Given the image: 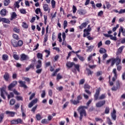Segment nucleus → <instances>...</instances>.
<instances>
[{
	"label": "nucleus",
	"mask_w": 125,
	"mask_h": 125,
	"mask_svg": "<svg viewBox=\"0 0 125 125\" xmlns=\"http://www.w3.org/2000/svg\"><path fill=\"white\" fill-rule=\"evenodd\" d=\"M36 103H38V99H35L33 100H32L30 103L29 104H28V107L29 108H32V106H34L35 104Z\"/></svg>",
	"instance_id": "0eeeda50"
},
{
	"label": "nucleus",
	"mask_w": 125,
	"mask_h": 125,
	"mask_svg": "<svg viewBox=\"0 0 125 125\" xmlns=\"http://www.w3.org/2000/svg\"><path fill=\"white\" fill-rule=\"evenodd\" d=\"M87 25H88V22L87 21V22H83L79 26V29H80V30H82L83 28H86Z\"/></svg>",
	"instance_id": "6e6552de"
},
{
	"label": "nucleus",
	"mask_w": 125,
	"mask_h": 125,
	"mask_svg": "<svg viewBox=\"0 0 125 125\" xmlns=\"http://www.w3.org/2000/svg\"><path fill=\"white\" fill-rule=\"evenodd\" d=\"M67 25H68V22L67 21H64L63 22V29H66Z\"/></svg>",
	"instance_id": "09e8293b"
},
{
	"label": "nucleus",
	"mask_w": 125,
	"mask_h": 125,
	"mask_svg": "<svg viewBox=\"0 0 125 125\" xmlns=\"http://www.w3.org/2000/svg\"><path fill=\"white\" fill-rule=\"evenodd\" d=\"M15 102H16L15 100L12 99L10 101V105H14V104H15Z\"/></svg>",
	"instance_id": "8fccbe9b"
},
{
	"label": "nucleus",
	"mask_w": 125,
	"mask_h": 125,
	"mask_svg": "<svg viewBox=\"0 0 125 125\" xmlns=\"http://www.w3.org/2000/svg\"><path fill=\"white\" fill-rule=\"evenodd\" d=\"M91 31V27H90V25H88L87 29H84L83 32H90Z\"/></svg>",
	"instance_id": "473e14b6"
},
{
	"label": "nucleus",
	"mask_w": 125,
	"mask_h": 125,
	"mask_svg": "<svg viewBox=\"0 0 125 125\" xmlns=\"http://www.w3.org/2000/svg\"><path fill=\"white\" fill-rule=\"evenodd\" d=\"M99 52L101 54L106 53V49H105L103 48H101L100 50H99Z\"/></svg>",
	"instance_id": "b1692460"
},
{
	"label": "nucleus",
	"mask_w": 125,
	"mask_h": 125,
	"mask_svg": "<svg viewBox=\"0 0 125 125\" xmlns=\"http://www.w3.org/2000/svg\"><path fill=\"white\" fill-rule=\"evenodd\" d=\"M84 88L85 89H89V88H90V86L87 84H85L84 85Z\"/></svg>",
	"instance_id": "5fc2aeb1"
},
{
	"label": "nucleus",
	"mask_w": 125,
	"mask_h": 125,
	"mask_svg": "<svg viewBox=\"0 0 125 125\" xmlns=\"http://www.w3.org/2000/svg\"><path fill=\"white\" fill-rule=\"evenodd\" d=\"M77 12V7H75V5L73 6V13H76Z\"/></svg>",
	"instance_id": "774afa93"
},
{
	"label": "nucleus",
	"mask_w": 125,
	"mask_h": 125,
	"mask_svg": "<svg viewBox=\"0 0 125 125\" xmlns=\"http://www.w3.org/2000/svg\"><path fill=\"white\" fill-rule=\"evenodd\" d=\"M112 72L114 75V77H118V73H117V69L116 68H114Z\"/></svg>",
	"instance_id": "c9c22d12"
},
{
	"label": "nucleus",
	"mask_w": 125,
	"mask_h": 125,
	"mask_svg": "<svg viewBox=\"0 0 125 125\" xmlns=\"http://www.w3.org/2000/svg\"><path fill=\"white\" fill-rule=\"evenodd\" d=\"M43 7L44 11H47V10H50L48 7V5L47 4H44L43 5Z\"/></svg>",
	"instance_id": "a211bd4d"
},
{
	"label": "nucleus",
	"mask_w": 125,
	"mask_h": 125,
	"mask_svg": "<svg viewBox=\"0 0 125 125\" xmlns=\"http://www.w3.org/2000/svg\"><path fill=\"white\" fill-rule=\"evenodd\" d=\"M120 30L123 34V35L124 36V37H125V29L124 30V28H123L122 26H121Z\"/></svg>",
	"instance_id": "ea45409f"
},
{
	"label": "nucleus",
	"mask_w": 125,
	"mask_h": 125,
	"mask_svg": "<svg viewBox=\"0 0 125 125\" xmlns=\"http://www.w3.org/2000/svg\"><path fill=\"white\" fill-rule=\"evenodd\" d=\"M36 119L37 121H41V115L40 114H38L36 115Z\"/></svg>",
	"instance_id": "0e129e2a"
},
{
	"label": "nucleus",
	"mask_w": 125,
	"mask_h": 125,
	"mask_svg": "<svg viewBox=\"0 0 125 125\" xmlns=\"http://www.w3.org/2000/svg\"><path fill=\"white\" fill-rule=\"evenodd\" d=\"M17 100L18 101H23V97H22L21 96H17L16 97Z\"/></svg>",
	"instance_id": "2f4dec72"
},
{
	"label": "nucleus",
	"mask_w": 125,
	"mask_h": 125,
	"mask_svg": "<svg viewBox=\"0 0 125 125\" xmlns=\"http://www.w3.org/2000/svg\"><path fill=\"white\" fill-rule=\"evenodd\" d=\"M101 90V88L99 87V88L97 89L96 91V93L94 95V99L95 101L99 100V94H100V91Z\"/></svg>",
	"instance_id": "7ed1b4c3"
},
{
	"label": "nucleus",
	"mask_w": 125,
	"mask_h": 125,
	"mask_svg": "<svg viewBox=\"0 0 125 125\" xmlns=\"http://www.w3.org/2000/svg\"><path fill=\"white\" fill-rule=\"evenodd\" d=\"M17 121V125H18L19 124H23V120L20 118L16 120Z\"/></svg>",
	"instance_id": "cd10ccee"
},
{
	"label": "nucleus",
	"mask_w": 125,
	"mask_h": 125,
	"mask_svg": "<svg viewBox=\"0 0 125 125\" xmlns=\"http://www.w3.org/2000/svg\"><path fill=\"white\" fill-rule=\"evenodd\" d=\"M63 77L60 75V73L58 74L57 76V80H61Z\"/></svg>",
	"instance_id": "680f3d73"
},
{
	"label": "nucleus",
	"mask_w": 125,
	"mask_h": 125,
	"mask_svg": "<svg viewBox=\"0 0 125 125\" xmlns=\"http://www.w3.org/2000/svg\"><path fill=\"white\" fill-rule=\"evenodd\" d=\"M20 84H21V87H24V88H27L28 87L27 85L26 84L25 82H23L22 81H20L19 82Z\"/></svg>",
	"instance_id": "1a4fd4ad"
},
{
	"label": "nucleus",
	"mask_w": 125,
	"mask_h": 125,
	"mask_svg": "<svg viewBox=\"0 0 125 125\" xmlns=\"http://www.w3.org/2000/svg\"><path fill=\"white\" fill-rule=\"evenodd\" d=\"M42 68H40V69H38L36 71V73L37 74H41V73H42Z\"/></svg>",
	"instance_id": "4d7b16f0"
},
{
	"label": "nucleus",
	"mask_w": 125,
	"mask_h": 125,
	"mask_svg": "<svg viewBox=\"0 0 125 125\" xmlns=\"http://www.w3.org/2000/svg\"><path fill=\"white\" fill-rule=\"evenodd\" d=\"M107 121L108 125H113V123H112V121H111V119H110V118H107Z\"/></svg>",
	"instance_id": "de8ad7c7"
},
{
	"label": "nucleus",
	"mask_w": 125,
	"mask_h": 125,
	"mask_svg": "<svg viewBox=\"0 0 125 125\" xmlns=\"http://www.w3.org/2000/svg\"><path fill=\"white\" fill-rule=\"evenodd\" d=\"M87 108H88V107L85 106H81L78 107L77 111H78L80 115V121L83 120V116H84V117H86V111H85V109H87Z\"/></svg>",
	"instance_id": "f257e3e1"
},
{
	"label": "nucleus",
	"mask_w": 125,
	"mask_h": 125,
	"mask_svg": "<svg viewBox=\"0 0 125 125\" xmlns=\"http://www.w3.org/2000/svg\"><path fill=\"white\" fill-rule=\"evenodd\" d=\"M74 66L76 69V70L78 71V72H80V65L79 64H76L74 63Z\"/></svg>",
	"instance_id": "bb28decb"
},
{
	"label": "nucleus",
	"mask_w": 125,
	"mask_h": 125,
	"mask_svg": "<svg viewBox=\"0 0 125 125\" xmlns=\"http://www.w3.org/2000/svg\"><path fill=\"white\" fill-rule=\"evenodd\" d=\"M18 83L17 81H13L8 86V88L9 90H11L13 87H15Z\"/></svg>",
	"instance_id": "423d86ee"
},
{
	"label": "nucleus",
	"mask_w": 125,
	"mask_h": 125,
	"mask_svg": "<svg viewBox=\"0 0 125 125\" xmlns=\"http://www.w3.org/2000/svg\"><path fill=\"white\" fill-rule=\"evenodd\" d=\"M77 57L79 59L81 60V61H84V58L83 57L80 56L79 55L77 54Z\"/></svg>",
	"instance_id": "72a5a7b5"
},
{
	"label": "nucleus",
	"mask_w": 125,
	"mask_h": 125,
	"mask_svg": "<svg viewBox=\"0 0 125 125\" xmlns=\"http://www.w3.org/2000/svg\"><path fill=\"white\" fill-rule=\"evenodd\" d=\"M124 48H125V46H122L120 47L118 49V51H117L118 54H120L122 53V52H123V49H124Z\"/></svg>",
	"instance_id": "aec40b11"
},
{
	"label": "nucleus",
	"mask_w": 125,
	"mask_h": 125,
	"mask_svg": "<svg viewBox=\"0 0 125 125\" xmlns=\"http://www.w3.org/2000/svg\"><path fill=\"white\" fill-rule=\"evenodd\" d=\"M119 24H117L116 27H114L112 29L113 32H116V30H117V29H118V28H119Z\"/></svg>",
	"instance_id": "338daca9"
},
{
	"label": "nucleus",
	"mask_w": 125,
	"mask_h": 125,
	"mask_svg": "<svg viewBox=\"0 0 125 125\" xmlns=\"http://www.w3.org/2000/svg\"><path fill=\"white\" fill-rule=\"evenodd\" d=\"M38 107V105H35L34 107H33L31 109V112H33V113H35L36 111V110L37 108Z\"/></svg>",
	"instance_id": "e2e57ef3"
},
{
	"label": "nucleus",
	"mask_w": 125,
	"mask_h": 125,
	"mask_svg": "<svg viewBox=\"0 0 125 125\" xmlns=\"http://www.w3.org/2000/svg\"><path fill=\"white\" fill-rule=\"evenodd\" d=\"M106 98V94H103L99 97V100H103Z\"/></svg>",
	"instance_id": "6ab92c4d"
},
{
	"label": "nucleus",
	"mask_w": 125,
	"mask_h": 125,
	"mask_svg": "<svg viewBox=\"0 0 125 125\" xmlns=\"http://www.w3.org/2000/svg\"><path fill=\"white\" fill-rule=\"evenodd\" d=\"M41 123L43 125H47L48 124V121H47V119H44L42 120Z\"/></svg>",
	"instance_id": "a878e982"
},
{
	"label": "nucleus",
	"mask_w": 125,
	"mask_h": 125,
	"mask_svg": "<svg viewBox=\"0 0 125 125\" xmlns=\"http://www.w3.org/2000/svg\"><path fill=\"white\" fill-rule=\"evenodd\" d=\"M4 94L7 95L8 99H10V98L14 97V94H13V93L11 92L9 95H8L7 92L5 91L4 89H1L0 95L1 97H2L3 99H5L6 98L5 96H4Z\"/></svg>",
	"instance_id": "f03ea898"
},
{
	"label": "nucleus",
	"mask_w": 125,
	"mask_h": 125,
	"mask_svg": "<svg viewBox=\"0 0 125 125\" xmlns=\"http://www.w3.org/2000/svg\"><path fill=\"white\" fill-rule=\"evenodd\" d=\"M1 22L6 23L7 24H9V23H10V21H9V20L8 19L1 18Z\"/></svg>",
	"instance_id": "dca6fc26"
},
{
	"label": "nucleus",
	"mask_w": 125,
	"mask_h": 125,
	"mask_svg": "<svg viewBox=\"0 0 125 125\" xmlns=\"http://www.w3.org/2000/svg\"><path fill=\"white\" fill-rule=\"evenodd\" d=\"M37 58H38V59L42 60V54L40 53H38Z\"/></svg>",
	"instance_id": "7c9ffc66"
},
{
	"label": "nucleus",
	"mask_w": 125,
	"mask_h": 125,
	"mask_svg": "<svg viewBox=\"0 0 125 125\" xmlns=\"http://www.w3.org/2000/svg\"><path fill=\"white\" fill-rule=\"evenodd\" d=\"M105 4L106 6V8H107V9H109V8L111 7V4H110V3H109V2L105 1Z\"/></svg>",
	"instance_id": "49530a36"
},
{
	"label": "nucleus",
	"mask_w": 125,
	"mask_h": 125,
	"mask_svg": "<svg viewBox=\"0 0 125 125\" xmlns=\"http://www.w3.org/2000/svg\"><path fill=\"white\" fill-rule=\"evenodd\" d=\"M7 115H9L10 117H14L15 116V112L9 111H6L5 112Z\"/></svg>",
	"instance_id": "f8f14e48"
},
{
	"label": "nucleus",
	"mask_w": 125,
	"mask_h": 125,
	"mask_svg": "<svg viewBox=\"0 0 125 125\" xmlns=\"http://www.w3.org/2000/svg\"><path fill=\"white\" fill-rule=\"evenodd\" d=\"M35 96H36V93H32L29 97V100H32V99H33V98H34V97H35Z\"/></svg>",
	"instance_id": "603ef678"
},
{
	"label": "nucleus",
	"mask_w": 125,
	"mask_h": 125,
	"mask_svg": "<svg viewBox=\"0 0 125 125\" xmlns=\"http://www.w3.org/2000/svg\"><path fill=\"white\" fill-rule=\"evenodd\" d=\"M110 112V108L108 107H106L105 109V114H109Z\"/></svg>",
	"instance_id": "a18cd8bd"
},
{
	"label": "nucleus",
	"mask_w": 125,
	"mask_h": 125,
	"mask_svg": "<svg viewBox=\"0 0 125 125\" xmlns=\"http://www.w3.org/2000/svg\"><path fill=\"white\" fill-rule=\"evenodd\" d=\"M44 51L46 53H47V55H46V57H48L49 55H50V51L48 50H45Z\"/></svg>",
	"instance_id": "052dcab7"
},
{
	"label": "nucleus",
	"mask_w": 125,
	"mask_h": 125,
	"mask_svg": "<svg viewBox=\"0 0 125 125\" xmlns=\"http://www.w3.org/2000/svg\"><path fill=\"white\" fill-rule=\"evenodd\" d=\"M6 13H7V11H6V9H2L1 10L0 12V14L1 16H6Z\"/></svg>",
	"instance_id": "9d476101"
},
{
	"label": "nucleus",
	"mask_w": 125,
	"mask_h": 125,
	"mask_svg": "<svg viewBox=\"0 0 125 125\" xmlns=\"http://www.w3.org/2000/svg\"><path fill=\"white\" fill-rule=\"evenodd\" d=\"M105 103L106 101L105 100L101 101L96 103V106L97 107H102V106L105 105Z\"/></svg>",
	"instance_id": "39448f33"
},
{
	"label": "nucleus",
	"mask_w": 125,
	"mask_h": 125,
	"mask_svg": "<svg viewBox=\"0 0 125 125\" xmlns=\"http://www.w3.org/2000/svg\"><path fill=\"white\" fill-rule=\"evenodd\" d=\"M16 16H17L16 13L13 12L12 15L11 16V19H10L11 21H12V20H13V19H14V18H15Z\"/></svg>",
	"instance_id": "393cba45"
},
{
	"label": "nucleus",
	"mask_w": 125,
	"mask_h": 125,
	"mask_svg": "<svg viewBox=\"0 0 125 125\" xmlns=\"http://www.w3.org/2000/svg\"><path fill=\"white\" fill-rule=\"evenodd\" d=\"M22 45H23V41L20 40L17 43V47H18V46H22Z\"/></svg>",
	"instance_id": "c85d7f7f"
},
{
	"label": "nucleus",
	"mask_w": 125,
	"mask_h": 125,
	"mask_svg": "<svg viewBox=\"0 0 125 125\" xmlns=\"http://www.w3.org/2000/svg\"><path fill=\"white\" fill-rule=\"evenodd\" d=\"M90 31H85L84 32L83 37V38H85V37H87V36H89L90 35V33H89Z\"/></svg>",
	"instance_id": "c756f323"
},
{
	"label": "nucleus",
	"mask_w": 125,
	"mask_h": 125,
	"mask_svg": "<svg viewBox=\"0 0 125 125\" xmlns=\"http://www.w3.org/2000/svg\"><path fill=\"white\" fill-rule=\"evenodd\" d=\"M3 78L5 81L8 82V80L9 79V74L7 72L5 73V74L3 76Z\"/></svg>",
	"instance_id": "ddd939ff"
},
{
	"label": "nucleus",
	"mask_w": 125,
	"mask_h": 125,
	"mask_svg": "<svg viewBox=\"0 0 125 125\" xmlns=\"http://www.w3.org/2000/svg\"><path fill=\"white\" fill-rule=\"evenodd\" d=\"M29 56L28 55H25V54H22L21 55V61H26L27 60H29Z\"/></svg>",
	"instance_id": "20e7f679"
},
{
	"label": "nucleus",
	"mask_w": 125,
	"mask_h": 125,
	"mask_svg": "<svg viewBox=\"0 0 125 125\" xmlns=\"http://www.w3.org/2000/svg\"><path fill=\"white\" fill-rule=\"evenodd\" d=\"M111 66H113L115 64V63H116V59H111Z\"/></svg>",
	"instance_id": "37998d69"
},
{
	"label": "nucleus",
	"mask_w": 125,
	"mask_h": 125,
	"mask_svg": "<svg viewBox=\"0 0 125 125\" xmlns=\"http://www.w3.org/2000/svg\"><path fill=\"white\" fill-rule=\"evenodd\" d=\"M78 13L80 15H83L85 14V12H84V11H83V10H79V11H78Z\"/></svg>",
	"instance_id": "c03bdc74"
},
{
	"label": "nucleus",
	"mask_w": 125,
	"mask_h": 125,
	"mask_svg": "<svg viewBox=\"0 0 125 125\" xmlns=\"http://www.w3.org/2000/svg\"><path fill=\"white\" fill-rule=\"evenodd\" d=\"M13 57L16 60H19V56L18 55L14 54Z\"/></svg>",
	"instance_id": "6e6d98bb"
},
{
	"label": "nucleus",
	"mask_w": 125,
	"mask_h": 125,
	"mask_svg": "<svg viewBox=\"0 0 125 125\" xmlns=\"http://www.w3.org/2000/svg\"><path fill=\"white\" fill-rule=\"evenodd\" d=\"M55 0H51V4H52V7L53 8H54V7L55 6Z\"/></svg>",
	"instance_id": "13d9d810"
},
{
	"label": "nucleus",
	"mask_w": 125,
	"mask_h": 125,
	"mask_svg": "<svg viewBox=\"0 0 125 125\" xmlns=\"http://www.w3.org/2000/svg\"><path fill=\"white\" fill-rule=\"evenodd\" d=\"M87 48V51H89V50H92L93 48H94V46H86Z\"/></svg>",
	"instance_id": "58836bf2"
},
{
	"label": "nucleus",
	"mask_w": 125,
	"mask_h": 125,
	"mask_svg": "<svg viewBox=\"0 0 125 125\" xmlns=\"http://www.w3.org/2000/svg\"><path fill=\"white\" fill-rule=\"evenodd\" d=\"M20 12L22 14H26V10L25 9H22L20 10Z\"/></svg>",
	"instance_id": "69168bd1"
},
{
	"label": "nucleus",
	"mask_w": 125,
	"mask_h": 125,
	"mask_svg": "<svg viewBox=\"0 0 125 125\" xmlns=\"http://www.w3.org/2000/svg\"><path fill=\"white\" fill-rule=\"evenodd\" d=\"M116 60V66H118V65H120V64L121 63V62L122 61V60H121V59H120V58L119 57V56H117L116 57V58L115 59Z\"/></svg>",
	"instance_id": "2eb2a0df"
},
{
	"label": "nucleus",
	"mask_w": 125,
	"mask_h": 125,
	"mask_svg": "<svg viewBox=\"0 0 125 125\" xmlns=\"http://www.w3.org/2000/svg\"><path fill=\"white\" fill-rule=\"evenodd\" d=\"M2 58L3 61H6L8 60V55H7V54H4L2 55Z\"/></svg>",
	"instance_id": "4be33fe9"
},
{
	"label": "nucleus",
	"mask_w": 125,
	"mask_h": 125,
	"mask_svg": "<svg viewBox=\"0 0 125 125\" xmlns=\"http://www.w3.org/2000/svg\"><path fill=\"white\" fill-rule=\"evenodd\" d=\"M10 3V0H4V6H7L8 4Z\"/></svg>",
	"instance_id": "5701e85b"
},
{
	"label": "nucleus",
	"mask_w": 125,
	"mask_h": 125,
	"mask_svg": "<svg viewBox=\"0 0 125 125\" xmlns=\"http://www.w3.org/2000/svg\"><path fill=\"white\" fill-rule=\"evenodd\" d=\"M116 110L113 109V112L111 113V117L114 121H116L117 119V115H116Z\"/></svg>",
	"instance_id": "9b49d317"
},
{
	"label": "nucleus",
	"mask_w": 125,
	"mask_h": 125,
	"mask_svg": "<svg viewBox=\"0 0 125 125\" xmlns=\"http://www.w3.org/2000/svg\"><path fill=\"white\" fill-rule=\"evenodd\" d=\"M116 88H120L121 87V85L120 84V81H117L116 82Z\"/></svg>",
	"instance_id": "e433bc0d"
},
{
	"label": "nucleus",
	"mask_w": 125,
	"mask_h": 125,
	"mask_svg": "<svg viewBox=\"0 0 125 125\" xmlns=\"http://www.w3.org/2000/svg\"><path fill=\"white\" fill-rule=\"evenodd\" d=\"M38 64L36 65V69H40V68H42V61L38 60Z\"/></svg>",
	"instance_id": "412c9836"
},
{
	"label": "nucleus",
	"mask_w": 125,
	"mask_h": 125,
	"mask_svg": "<svg viewBox=\"0 0 125 125\" xmlns=\"http://www.w3.org/2000/svg\"><path fill=\"white\" fill-rule=\"evenodd\" d=\"M71 102H72L74 105H77V104H79V103H80V101H78V100L77 101L72 100Z\"/></svg>",
	"instance_id": "4c0bfd02"
},
{
	"label": "nucleus",
	"mask_w": 125,
	"mask_h": 125,
	"mask_svg": "<svg viewBox=\"0 0 125 125\" xmlns=\"http://www.w3.org/2000/svg\"><path fill=\"white\" fill-rule=\"evenodd\" d=\"M86 71L87 72L88 76H89L90 75H91L92 74H93V71H91V70L88 68L86 69Z\"/></svg>",
	"instance_id": "f704fd0d"
},
{
	"label": "nucleus",
	"mask_w": 125,
	"mask_h": 125,
	"mask_svg": "<svg viewBox=\"0 0 125 125\" xmlns=\"http://www.w3.org/2000/svg\"><path fill=\"white\" fill-rule=\"evenodd\" d=\"M13 38H14V39H15V40H19V36H18V35L17 34H14L13 35Z\"/></svg>",
	"instance_id": "864d4df0"
},
{
	"label": "nucleus",
	"mask_w": 125,
	"mask_h": 125,
	"mask_svg": "<svg viewBox=\"0 0 125 125\" xmlns=\"http://www.w3.org/2000/svg\"><path fill=\"white\" fill-rule=\"evenodd\" d=\"M41 97L42 98H44L45 97V91L43 90L41 94Z\"/></svg>",
	"instance_id": "bf43d9fd"
},
{
	"label": "nucleus",
	"mask_w": 125,
	"mask_h": 125,
	"mask_svg": "<svg viewBox=\"0 0 125 125\" xmlns=\"http://www.w3.org/2000/svg\"><path fill=\"white\" fill-rule=\"evenodd\" d=\"M74 65H75L74 62H67V63H66V66L68 68H72V67H73V66H74Z\"/></svg>",
	"instance_id": "f3484780"
},
{
	"label": "nucleus",
	"mask_w": 125,
	"mask_h": 125,
	"mask_svg": "<svg viewBox=\"0 0 125 125\" xmlns=\"http://www.w3.org/2000/svg\"><path fill=\"white\" fill-rule=\"evenodd\" d=\"M11 43H12L13 46H14V47H17L18 42H17V41H16V40H15L14 39H12L11 40Z\"/></svg>",
	"instance_id": "4468645a"
},
{
	"label": "nucleus",
	"mask_w": 125,
	"mask_h": 125,
	"mask_svg": "<svg viewBox=\"0 0 125 125\" xmlns=\"http://www.w3.org/2000/svg\"><path fill=\"white\" fill-rule=\"evenodd\" d=\"M110 40H112V41H117V37L115 36L113 37L112 35H110Z\"/></svg>",
	"instance_id": "79ce46f5"
},
{
	"label": "nucleus",
	"mask_w": 125,
	"mask_h": 125,
	"mask_svg": "<svg viewBox=\"0 0 125 125\" xmlns=\"http://www.w3.org/2000/svg\"><path fill=\"white\" fill-rule=\"evenodd\" d=\"M61 36H62V34H61V33H59L58 39H59L60 42H62V38H61Z\"/></svg>",
	"instance_id": "a19ab883"
},
{
	"label": "nucleus",
	"mask_w": 125,
	"mask_h": 125,
	"mask_svg": "<svg viewBox=\"0 0 125 125\" xmlns=\"http://www.w3.org/2000/svg\"><path fill=\"white\" fill-rule=\"evenodd\" d=\"M22 27H23V28H25V29H27L28 24H27V23H26V22H22Z\"/></svg>",
	"instance_id": "3c124183"
}]
</instances>
